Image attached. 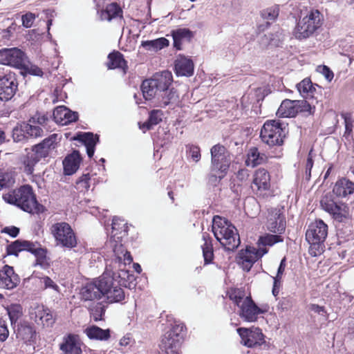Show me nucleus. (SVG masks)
Segmentation results:
<instances>
[{
  "label": "nucleus",
  "mask_w": 354,
  "mask_h": 354,
  "mask_svg": "<svg viewBox=\"0 0 354 354\" xmlns=\"http://www.w3.org/2000/svg\"><path fill=\"white\" fill-rule=\"evenodd\" d=\"M82 299L84 301L98 300L103 298L107 303L120 302L124 299V292L108 274H103L81 290Z\"/></svg>",
  "instance_id": "obj_1"
},
{
  "label": "nucleus",
  "mask_w": 354,
  "mask_h": 354,
  "mask_svg": "<svg viewBox=\"0 0 354 354\" xmlns=\"http://www.w3.org/2000/svg\"><path fill=\"white\" fill-rule=\"evenodd\" d=\"M212 232L216 240L226 250H234L241 243L237 230L225 218L214 216Z\"/></svg>",
  "instance_id": "obj_2"
},
{
  "label": "nucleus",
  "mask_w": 354,
  "mask_h": 354,
  "mask_svg": "<svg viewBox=\"0 0 354 354\" xmlns=\"http://www.w3.org/2000/svg\"><path fill=\"white\" fill-rule=\"evenodd\" d=\"M60 140L61 137L58 134H51L28 151L22 159L25 172L31 174L34 171L35 165L41 158L47 157L52 151L55 149Z\"/></svg>",
  "instance_id": "obj_3"
},
{
  "label": "nucleus",
  "mask_w": 354,
  "mask_h": 354,
  "mask_svg": "<svg viewBox=\"0 0 354 354\" xmlns=\"http://www.w3.org/2000/svg\"><path fill=\"white\" fill-rule=\"evenodd\" d=\"M4 200L17 205L30 214H39L44 210V206L38 203L32 189L30 185H24L18 189L3 196Z\"/></svg>",
  "instance_id": "obj_4"
},
{
  "label": "nucleus",
  "mask_w": 354,
  "mask_h": 354,
  "mask_svg": "<svg viewBox=\"0 0 354 354\" xmlns=\"http://www.w3.org/2000/svg\"><path fill=\"white\" fill-rule=\"evenodd\" d=\"M229 298L238 306L239 315L244 321L255 322L262 310L255 304L251 297L245 296V291L239 288H231L228 292Z\"/></svg>",
  "instance_id": "obj_5"
},
{
  "label": "nucleus",
  "mask_w": 354,
  "mask_h": 354,
  "mask_svg": "<svg viewBox=\"0 0 354 354\" xmlns=\"http://www.w3.org/2000/svg\"><path fill=\"white\" fill-rule=\"evenodd\" d=\"M324 21L322 14L316 9H311L306 15L301 16L294 30L293 35L297 39H306L321 28Z\"/></svg>",
  "instance_id": "obj_6"
},
{
  "label": "nucleus",
  "mask_w": 354,
  "mask_h": 354,
  "mask_svg": "<svg viewBox=\"0 0 354 354\" xmlns=\"http://www.w3.org/2000/svg\"><path fill=\"white\" fill-rule=\"evenodd\" d=\"M328 235V225L321 219L315 220L308 225L306 239L310 244L309 252L313 257L323 251V243Z\"/></svg>",
  "instance_id": "obj_7"
},
{
  "label": "nucleus",
  "mask_w": 354,
  "mask_h": 354,
  "mask_svg": "<svg viewBox=\"0 0 354 354\" xmlns=\"http://www.w3.org/2000/svg\"><path fill=\"white\" fill-rule=\"evenodd\" d=\"M172 81V74L168 71L156 73L152 78L144 80L141 86L144 98L150 100L156 95L159 96L160 91L169 87Z\"/></svg>",
  "instance_id": "obj_8"
},
{
  "label": "nucleus",
  "mask_w": 354,
  "mask_h": 354,
  "mask_svg": "<svg viewBox=\"0 0 354 354\" xmlns=\"http://www.w3.org/2000/svg\"><path fill=\"white\" fill-rule=\"evenodd\" d=\"M286 127L279 121H266L261 128L260 136L262 141L270 147L280 146L286 136Z\"/></svg>",
  "instance_id": "obj_9"
},
{
  "label": "nucleus",
  "mask_w": 354,
  "mask_h": 354,
  "mask_svg": "<svg viewBox=\"0 0 354 354\" xmlns=\"http://www.w3.org/2000/svg\"><path fill=\"white\" fill-rule=\"evenodd\" d=\"M211 171L219 172L222 179L226 174L231 164V155L230 151L220 144L214 145L211 149Z\"/></svg>",
  "instance_id": "obj_10"
},
{
  "label": "nucleus",
  "mask_w": 354,
  "mask_h": 354,
  "mask_svg": "<svg viewBox=\"0 0 354 354\" xmlns=\"http://www.w3.org/2000/svg\"><path fill=\"white\" fill-rule=\"evenodd\" d=\"M50 231L57 245L68 248H73L77 245L75 234L68 223H57L52 225Z\"/></svg>",
  "instance_id": "obj_11"
},
{
  "label": "nucleus",
  "mask_w": 354,
  "mask_h": 354,
  "mask_svg": "<svg viewBox=\"0 0 354 354\" xmlns=\"http://www.w3.org/2000/svg\"><path fill=\"white\" fill-rule=\"evenodd\" d=\"M310 104L304 100H284L279 107L277 115L280 118H293L299 113L311 114L313 111Z\"/></svg>",
  "instance_id": "obj_12"
},
{
  "label": "nucleus",
  "mask_w": 354,
  "mask_h": 354,
  "mask_svg": "<svg viewBox=\"0 0 354 354\" xmlns=\"http://www.w3.org/2000/svg\"><path fill=\"white\" fill-rule=\"evenodd\" d=\"M28 57L21 50L17 48L0 50V64L21 69L27 62Z\"/></svg>",
  "instance_id": "obj_13"
},
{
  "label": "nucleus",
  "mask_w": 354,
  "mask_h": 354,
  "mask_svg": "<svg viewBox=\"0 0 354 354\" xmlns=\"http://www.w3.org/2000/svg\"><path fill=\"white\" fill-rule=\"evenodd\" d=\"M236 330L241 338V344L247 347L260 346L265 342L264 335L259 328H239Z\"/></svg>",
  "instance_id": "obj_14"
},
{
  "label": "nucleus",
  "mask_w": 354,
  "mask_h": 354,
  "mask_svg": "<svg viewBox=\"0 0 354 354\" xmlns=\"http://www.w3.org/2000/svg\"><path fill=\"white\" fill-rule=\"evenodd\" d=\"M320 203L322 209L329 213L335 220L342 222L346 218L348 211L345 204L337 203L328 196L324 197Z\"/></svg>",
  "instance_id": "obj_15"
},
{
  "label": "nucleus",
  "mask_w": 354,
  "mask_h": 354,
  "mask_svg": "<svg viewBox=\"0 0 354 354\" xmlns=\"http://www.w3.org/2000/svg\"><path fill=\"white\" fill-rule=\"evenodd\" d=\"M18 83L14 75L8 74L0 77V100L8 101L16 93Z\"/></svg>",
  "instance_id": "obj_16"
},
{
  "label": "nucleus",
  "mask_w": 354,
  "mask_h": 354,
  "mask_svg": "<svg viewBox=\"0 0 354 354\" xmlns=\"http://www.w3.org/2000/svg\"><path fill=\"white\" fill-rule=\"evenodd\" d=\"M267 252L266 248H259L257 250L254 248H247L245 251H241L239 253V258L243 268L249 271L253 264Z\"/></svg>",
  "instance_id": "obj_17"
},
{
  "label": "nucleus",
  "mask_w": 354,
  "mask_h": 354,
  "mask_svg": "<svg viewBox=\"0 0 354 354\" xmlns=\"http://www.w3.org/2000/svg\"><path fill=\"white\" fill-rule=\"evenodd\" d=\"M20 279L12 266L5 265L0 270V288L12 290L17 286Z\"/></svg>",
  "instance_id": "obj_18"
},
{
  "label": "nucleus",
  "mask_w": 354,
  "mask_h": 354,
  "mask_svg": "<svg viewBox=\"0 0 354 354\" xmlns=\"http://www.w3.org/2000/svg\"><path fill=\"white\" fill-rule=\"evenodd\" d=\"M116 234H113L110 239L111 247L115 256V261L119 264H130L133 261L130 253L125 249L121 243V240H116Z\"/></svg>",
  "instance_id": "obj_19"
},
{
  "label": "nucleus",
  "mask_w": 354,
  "mask_h": 354,
  "mask_svg": "<svg viewBox=\"0 0 354 354\" xmlns=\"http://www.w3.org/2000/svg\"><path fill=\"white\" fill-rule=\"evenodd\" d=\"M82 342L78 335L68 334L64 336L59 344V349L63 354H82Z\"/></svg>",
  "instance_id": "obj_20"
},
{
  "label": "nucleus",
  "mask_w": 354,
  "mask_h": 354,
  "mask_svg": "<svg viewBox=\"0 0 354 354\" xmlns=\"http://www.w3.org/2000/svg\"><path fill=\"white\" fill-rule=\"evenodd\" d=\"M267 228L269 231L279 234H282L285 231V217L280 212V210L274 209L270 212Z\"/></svg>",
  "instance_id": "obj_21"
},
{
  "label": "nucleus",
  "mask_w": 354,
  "mask_h": 354,
  "mask_svg": "<svg viewBox=\"0 0 354 354\" xmlns=\"http://www.w3.org/2000/svg\"><path fill=\"white\" fill-rule=\"evenodd\" d=\"M55 121L61 125H67L78 118L77 113L73 112L64 106H57L53 111Z\"/></svg>",
  "instance_id": "obj_22"
},
{
  "label": "nucleus",
  "mask_w": 354,
  "mask_h": 354,
  "mask_svg": "<svg viewBox=\"0 0 354 354\" xmlns=\"http://www.w3.org/2000/svg\"><path fill=\"white\" fill-rule=\"evenodd\" d=\"M256 187L258 192L268 190L270 187V176L268 171L263 168L258 169L254 174L252 188Z\"/></svg>",
  "instance_id": "obj_23"
},
{
  "label": "nucleus",
  "mask_w": 354,
  "mask_h": 354,
  "mask_svg": "<svg viewBox=\"0 0 354 354\" xmlns=\"http://www.w3.org/2000/svg\"><path fill=\"white\" fill-rule=\"evenodd\" d=\"M333 192L342 198L354 194V183L346 178H342L335 183Z\"/></svg>",
  "instance_id": "obj_24"
},
{
  "label": "nucleus",
  "mask_w": 354,
  "mask_h": 354,
  "mask_svg": "<svg viewBox=\"0 0 354 354\" xmlns=\"http://www.w3.org/2000/svg\"><path fill=\"white\" fill-rule=\"evenodd\" d=\"M175 71L177 75L192 76L194 73V63L185 57H179L175 61Z\"/></svg>",
  "instance_id": "obj_25"
},
{
  "label": "nucleus",
  "mask_w": 354,
  "mask_h": 354,
  "mask_svg": "<svg viewBox=\"0 0 354 354\" xmlns=\"http://www.w3.org/2000/svg\"><path fill=\"white\" fill-rule=\"evenodd\" d=\"M80 154L77 151H74L68 155L63 160L64 173L66 175H72L78 169L81 162Z\"/></svg>",
  "instance_id": "obj_26"
},
{
  "label": "nucleus",
  "mask_w": 354,
  "mask_h": 354,
  "mask_svg": "<svg viewBox=\"0 0 354 354\" xmlns=\"http://www.w3.org/2000/svg\"><path fill=\"white\" fill-rule=\"evenodd\" d=\"M34 246V243L18 239L10 244L7 245L6 252L8 255L18 256V254L22 251L30 252L32 247Z\"/></svg>",
  "instance_id": "obj_27"
},
{
  "label": "nucleus",
  "mask_w": 354,
  "mask_h": 354,
  "mask_svg": "<svg viewBox=\"0 0 354 354\" xmlns=\"http://www.w3.org/2000/svg\"><path fill=\"white\" fill-rule=\"evenodd\" d=\"M100 17L102 20L111 21L113 19L122 18V10L117 3H111L101 10Z\"/></svg>",
  "instance_id": "obj_28"
},
{
  "label": "nucleus",
  "mask_w": 354,
  "mask_h": 354,
  "mask_svg": "<svg viewBox=\"0 0 354 354\" xmlns=\"http://www.w3.org/2000/svg\"><path fill=\"white\" fill-rule=\"evenodd\" d=\"M174 39V46L177 50L181 49V45L184 41H189L194 36L193 32L188 28H178L171 31Z\"/></svg>",
  "instance_id": "obj_29"
},
{
  "label": "nucleus",
  "mask_w": 354,
  "mask_h": 354,
  "mask_svg": "<svg viewBox=\"0 0 354 354\" xmlns=\"http://www.w3.org/2000/svg\"><path fill=\"white\" fill-rule=\"evenodd\" d=\"M17 338L26 344H31L36 339V332L34 328L28 324H21L18 326L16 333Z\"/></svg>",
  "instance_id": "obj_30"
},
{
  "label": "nucleus",
  "mask_w": 354,
  "mask_h": 354,
  "mask_svg": "<svg viewBox=\"0 0 354 354\" xmlns=\"http://www.w3.org/2000/svg\"><path fill=\"white\" fill-rule=\"evenodd\" d=\"M30 252L36 258L35 266H39L43 268H46L49 266L46 257L47 250L41 248L38 243H34V246L32 247Z\"/></svg>",
  "instance_id": "obj_31"
},
{
  "label": "nucleus",
  "mask_w": 354,
  "mask_h": 354,
  "mask_svg": "<svg viewBox=\"0 0 354 354\" xmlns=\"http://www.w3.org/2000/svg\"><path fill=\"white\" fill-rule=\"evenodd\" d=\"M84 333L89 339L101 341L107 340L111 336L109 329L104 330L96 326H91L86 328Z\"/></svg>",
  "instance_id": "obj_32"
},
{
  "label": "nucleus",
  "mask_w": 354,
  "mask_h": 354,
  "mask_svg": "<svg viewBox=\"0 0 354 354\" xmlns=\"http://www.w3.org/2000/svg\"><path fill=\"white\" fill-rule=\"evenodd\" d=\"M202 239L204 241L201 245L204 261L205 264H208L212 262L214 257L212 238L208 233L204 232L202 235Z\"/></svg>",
  "instance_id": "obj_33"
},
{
  "label": "nucleus",
  "mask_w": 354,
  "mask_h": 354,
  "mask_svg": "<svg viewBox=\"0 0 354 354\" xmlns=\"http://www.w3.org/2000/svg\"><path fill=\"white\" fill-rule=\"evenodd\" d=\"M181 344L177 340L162 337L160 344L159 354H179Z\"/></svg>",
  "instance_id": "obj_34"
},
{
  "label": "nucleus",
  "mask_w": 354,
  "mask_h": 354,
  "mask_svg": "<svg viewBox=\"0 0 354 354\" xmlns=\"http://www.w3.org/2000/svg\"><path fill=\"white\" fill-rule=\"evenodd\" d=\"M158 97V101L161 106H166L169 104H174L178 102V95L174 88L160 91Z\"/></svg>",
  "instance_id": "obj_35"
},
{
  "label": "nucleus",
  "mask_w": 354,
  "mask_h": 354,
  "mask_svg": "<svg viewBox=\"0 0 354 354\" xmlns=\"http://www.w3.org/2000/svg\"><path fill=\"white\" fill-rule=\"evenodd\" d=\"M267 160V156L263 153H260L257 148L252 147L250 149L246 163L248 166L252 167L261 165Z\"/></svg>",
  "instance_id": "obj_36"
},
{
  "label": "nucleus",
  "mask_w": 354,
  "mask_h": 354,
  "mask_svg": "<svg viewBox=\"0 0 354 354\" xmlns=\"http://www.w3.org/2000/svg\"><path fill=\"white\" fill-rule=\"evenodd\" d=\"M184 328L185 326L183 323L175 321L174 324L172 325L171 328L164 335L163 337L169 339L170 340L178 339V343L181 344L183 338Z\"/></svg>",
  "instance_id": "obj_37"
},
{
  "label": "nucleus",
  "mask_w": 354,
  "mask_h": 354,
  "mask_svg": "<svg viewBox=\"0 0 354 354\" xmlns=\"http://www.w3.org/2000/svg\"><path fill=\"white\" fill-rule=\"evenodd\" d=\"M109 62L107 67L109 69L121 68L124 70L127 68V62L120 52H113L108 56Z\"/></svg>",
  "instance_id": "obj_38"
},
{
  "label": "nucleus",
  "mask_w": 354,
  "mask_h": 354,
  "mask_svg": "<svg viewBox=\"0 0 354 354\" xmlns=\"http://www.w3.org/2000/svg\"><path fill=\"white\" fill-rule=\"evenodd\" d=\"M169 41L165 37L142 41L141 46L147 50L157 51L168 46Z\"/></svg>",
  "instance_id": "obj_39"
},
{
  "label": "nucleus",
  "mask_w": 354,
  "mask_h": 354,
  "mask_svg": "<svg viewBox=\"0 0 354 354\" xmlns=\"http://www.w3.org/2000/svg\"><path fill=\"white\" fill-rule=\"evenodd\" d=\"M297 88L300 95L304 97H308L313 95L315 91L311 80L308 78H305L299 84H297Z\"/></svg>",
  "instance_id": "obj_40"
},
{
  "label": "nucleus",
  "mask_w": 354,
  "mask_h": 354,
  "mask_svg": "<svg viewBox=\"0 0 354 354\" xmlns=\"http://www.w3.org/2000/svg\"><path fill=\"white\" fill-rule=\"evenodd\" d=\"M279 40L277 33L268 32L259 37V43L262 48H266L268 46H278Z\"/></svg>",
  "instance_id": "obj_41"
},
{
  "label": "nucleus",
  "mask_w": 354,
  "mask_h": 354,
  "mask_svg": "<svg viewBox=\"0 0 354 354\" xmlns=\"http://www.w3.org/2000/svg\"><path fill=\"white\" fill-rule=\"evenodd\" d=\"M126 225L124 220L121 219L118 217H114L112 221V233L113 234H120V236H117V239H120L122 236L127 234Z\"/></svg>",
  "instance_id": "obj_42"
},
{
  "label": "nucleus",
  "mask_w": 354,
  "mask_h": 354,
  "mask_svg": "<svg viewBox=\"0 0 354 354\" xmlns=\"http://www.w3.org/2000/svg\"><path fill=\"white\" fill-rule=\"evenodd\" d=\"M11 324H15L23 315L22 307L19 304H14L6 308Z\"/></svg>",
  "instance_id": "obj_43"
},
{
  "label": "nucleus",
  "mask_w": 354,
  "mask_h": 354,
  "mask_svg": "<svg viewBox=\"0 0 354 354\" xmlns=\"http://www.w3.org/2000/svg\"><path fill=\"white\" fill-rule=\"evenodd\" d=\"M283 239L279 234H266L260 236L259 243L263 246H272L275 243L283 242Z\"/></svg>",
  "instance_id": "obj_44"
},
{
  "label": "nucleus",
  "mask_w": 354,
  "mask_h": 354,
  "mask_svg": "<svg viewBox=\"0 0 354 354\" xmlns=\"http://www.w3.org/2000/svg\"><path fill=\"white\" fill-rule=\"evenodd\" d=\"M106 306L102 302H98L96 304L89 308L91 316L94 321L97 322L102 319V316L104 315Z\"/></svg>",
  "instance_id": "obj_45"
},
{
  "label": "nucleus",
  "mask_w": 354,
  "mask_h": 354,
  "mask_svg": "<svg viewBox=\"0 0 354 354\" xmlns=\"http://www.w3.org/2000/svg\"><path fill=\"white\" fill-rule=\"evenodd\" d=\"M25 122L17 125L12 130V138L15 142H22L28 139L26 131L25 130Z\"/></svg>",
  "instance_id": "obj_46"
},
{
  "label": "nucleus",
  "mask_w": 354,
  "mask_h": 354,
  "mask_svg": "<svg viewBox=\"0 0 354 354\" xmlns=\"http://www.w3.org/2000/svg\"><path fill=\"white\" fill-rule=\"evenodd\" d=\"M24 127L26 128L25 130L26 131L28 138L41 137L43 135V129L39 126L35 125V124L30 122L25 123Z\"/></svg>",
  "instance_id": "obj_47"
},
{
  "label": "nucleus",
  "mask_w": 354,
  "mask_h": 354,
  "mask_svg": "<svg viewBox=\"0 0 354 354\" xmlns=\"http://www.w3.org/2000/svg\"><path fill=\"white\" fill-rule=\"evenodd\" d=\"M48 308L43 305H36L33 307L30 313L31 319L38 324L43 316L47 312Z\"/></svg>",
  "instance_id": "obj_48"
},
{
  "label": "nucleus",
  "mask_w": 354,
  "mask_h": 354,
  "mask_svg": "<svg viewBox=\"0 0 354 354\" xmlns=\"http://www.w3.org/2000/svg\"><path fill=\"white\" fill-rule=\"evenodd\" d=\"M162 112L160 110H153L150 112L149 120L144 124L147 129H150L151 126L158 124L162 121Z\"/></svg>",
  "instance_id": "obj_49"
},
{
  "label": "nucleus",
  "mask_w": 354,
  "mask_h": 354,
  "mask_svg": "<svg viewBox=\"0 0 354 354\" xmlns=\"http://www.w3.org/2000/svg\"><path fill=\"white\" fill-rule=\"evenodd\" d=\"M90 180L88 174H83L76 182V189L80 192H87L90 187Z\"/></svg>",
  "instance_id": "obj_50"
},
{
  "label": "nucleus",
  "mask_w": 354,
  "mask_h": 354,
  "mask_svg": "<svg viewBox=\"0 0 354 354\" xmlns=\"http://www.w3.org/2000/svg\"><path fill=\"white\" fill-rule=\"evenodd\" d=\"M279 11V7L277 6H274L263 10L261 12V16L263 19L274 21L278 17Z\"/></svg>",
  "instance_id": "obj_51"
},
{
  "label": "nucleus",
  "mask_w": 354,
  "mask_h": 354,
  "mask_svg": "<svg viewBox=\"0 0 354 354\" xmlns=\"http://www.w3.org/2000/svg\"><path fill=\"white\" fill-rule=\"evenodd\" d=\"M21 70L23 72L21 73H28L32 75L41 77L44 74L42 70L38 67L37 65L32 64L28 62L27 59V62L24 64V67H22Z\"/></svg>",
  "instance_id": "obj_52"
},
{
  "label": "nucleus",
  "mask_w": 354,
  "mask_h": 354,
  "mask_svg": "<svg viewBox=\"0 0 354 354\" xmlns=\"http://www.w3.org/2000/svg\"><path fill=\"white\" fill-rule=\"evenodd\" d=\"M293 305V300L290 297H282L277 306V310H281V312L288 311L290 310Z\"/></svg>",
  "instance_id": "obj_53"
},
{
  "label": "nucleus",
  "mask_w": 354,
  "mask_h": 354,
  "mask_svg": "<svg viewBox=\"0 0 354 354\" xmlns=\"http://www.w3.org/2000/svg\"><path fill=\"white\" fill-rule=\"evenodd\" d=\"M98 140L97 136H94L91 133H85L81 138V140L84 143L86 147H95Z\"/></svg>",
  "instance_id": "obj_54"
},
{
  "label": "nucleus",
  "mask_w": 354,
  "mask_h": 354,
  "mask_svg": "<svg viewBox=\"0 0 354 354\" xmlns=\"http://www.w3.org/2000/svg\"><path fill=\"white\" fill-rule=\"evenodd\" d=\"M342 117L344 120L345 124V132L344 134V137H345L346 139H348L353 131L354 122L350 116L346 114H343Z\"/></svg>",
  "instance_id": "obj_55"
},
{
  "label": "nucleus",
  "mask_w": 354,
  "mask_h": 354,
  "mask_svg": "<svg viewBox=\"0 0 354 354\" xmlns=\"http://www.w3.org/2000/svg\"><path fill=\"white\" fill-rule=\"evenodd\" d=\"M55 322V319L50 310L48 309L47 312L43 316L38 324L46 326H51Z\"/></svg>",
  "instance_id": "obj_56"
},
{
  "label": "nucleus",
  "mask_w": 354,
  "mask_h": 354,
  "mask_svg": "<svg viewBox=\"0 0 354 354\" xmlns=\"http://www.w3.org/2000/svg\"><path fill=\"white\" fill-rule=\"evenodd\" d=\"M187 153L195 162H198L201 159L200 148L197 146H189L187 149Z\"/></svg>",
  "instance_id": "obj_57"
},
{
  "label": "nucleus",
  "mask_w": 354,
  "mask_h": 354,
  "mask_svg": "<svg viewBox=\"0 0 354 354\" xmlns=\"http://www.w3.org/2000/svg\"><path fill=\"white\" fill-rule=\"evenodd\" d=\"M8 335L9 330L8 329L6 322L3 319L0 318V341H6Z\"/></svg>",
  "instance_id": "obj_58"
},
{
  "label": "nucleus",
  "mask_w": 354,
  "mask_h": 354,
  "mask_svg": "<svg viewBox=\"0 0 354 354\" xmlns=\"http://www.w3.org/2000/svg\"><path fill=\"white\" fill-rule=\"evenodd\" d=\"M35 19V15L31 12L24 15L21 17L22 25L26 28H30Z\"/></svg>",
  "instance_id": "obj_59"
},
{
  "label": "nucleus",
  "mask_w": 354,
  "mask_h": 354,
  "mask_svg": "<svg viewBox=\"0 0 354 354\" xmlns=\"http://www.w3.org/2000/svg\"><path fill=\"white\" fill-rule=\"evenodd\" d=\"M313 166V160L312 158V150L310 151L306 163V179L310 180L311 176V169Z\"/></svg>",
  "instance_id": "obj_60"
},
{
  "label": "nucleus",
  "mask_w": 354,
  "mask_h": 354,
  "mask_svg": "<svg viewBox=\"0 0 354 354\" xmlns=\"http://www.w3.org/2000/svg\"><path fill=\"white\" fill-rule=\"evenodd\" d=\"M47 120L48 118L45 115L37 113L29 120V122L44 125Z\"/></svg>",
  "instance_id": "obj_61"
},
{
  "label": "nucleus",
  "mask_w": 354,
  "mask_h": 354,
  "mask_svg": "<svg viewBox=\"0 0 354 354\" xmlns=\"http://www.w3.org/2000/svg\"><path fill=\"white\" fill-rule=\"evenodd\" d=\"M41 282L44 283L45 288H52L54 290L59 292L58 286L50 277H42Z\"/></svg>",
  "instance_id": "obj_62"
},
{
  "label": "nucleus",
  "mask_w": 354,
  "mask_h": 354,
  "mask_svg": "<svg viewBox=\"0 0 354 354\" xmlns=\"http://www.w3.org/2000/svg\"><path fill=\"white\" fill-rule=\"evenodd\" d=\"M2 233L9 234L10 236L15 238L18 236L19 233V229L15 226L6 227L1 230Z\"/></svg>",
  "instance_id": "obj_63"
},
{
  "label": "nucleus",
  "mask_w": 354,
  "mask_h": 354,
  "mask_svg": "<svg viewBox=\"0 0 354 354\" xmlns=\"http://www.w3.org/2000/svg\"><path fill=\"white\" fill-rule=\"evenodd\" d=\"M310 310L313 311L315 313L319 315L325 316L326 315V311L324 306H320L317 304H311L310 306Z\"/></svg>",
  "instance_id": "obj_64"
}]
</instances>
